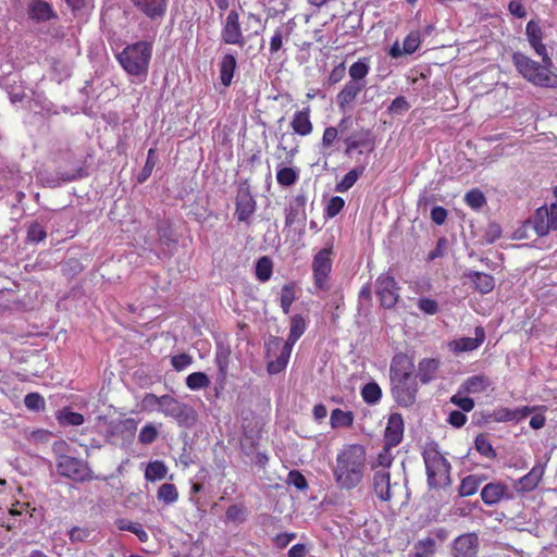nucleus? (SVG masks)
Here are the masks:
<instances>
[{
	"mask_svg": "<svg viewBox=\"0 0 557 557\" xmlns=\"http://www.w3.org/2000/svg\"><path fill=\"white\" fill-rule=\"evenodd\" d=\"M525 34L531 47L536 54L542 58L539 63L521 52H513L512 63L519 74L534 86L543 88H557V74L552 71L553 60L547 53L546 46L543 44V32L541 26L530 21L525 27Z\"/></svg>",
	"mask_w": 557,
	"mask_h": 557,
	"instance_id": "obj_1",
	"label": "nucleus"
},
{
	"mask_svg": "<svg viewBox=\"0 0 557 557\" xmlns=\"http://www.w3.org/2000/svg\"><path fill=\"white\" fill-rule=\"evenodd\" d=\"M366 468V447L361 444H348L337 453L332 473L341 488L352 490L362 482Z\"/></svg>",
	"mask_w": 557,
	"mask_h": 557,
	"instance_id": "obj_2",
	"label": "nucleus"
},
{
	"mask_svg": "<svg viewBox=\"0 0 557 557\" xmlns=\"http://www.w3.org/2000/svg\"><path fill=\"white\" fill-rule=\"evenodd\" d=\"M389 380L395 403L404 408L411 407L419 391L412 359L406 354L395 355L391 362Z\"/></svg>",
	"mask_w": 557,
	"mask_h": 557,
	"instance_id": "obj_3",
	"label": "nucleus"
},
{
	"mask_svg": "<svg viewBox=\"0 0 557 557\" xmlns=\"http://www.w3.org/2000/svg\"><path fill=\"white\" fill-rule=\"evenodd\" d=\"M426 481L431 488H445L451 484V466L438 448V444L430 442L422 451Z\"/></svg>",
	"mask_w": 557,
	"mask_h": 557,
	"instance_id": "obj_4",
	"label": "nucleus"
},
{
	"mask_svg": "<svg viewBox=\"0 0 557 557\" xmlns=\"http://www.w3.org/2000/svg\"><path fill=\"white\" fill-rule=\"evenodd\" d=\"M152 55V45L147 41H137L127 45L116 59L122 69L131 76H147Z\"/></svg>",
	"mask_w": 557,
	"mask_h": 557,
	"instance_id": "obj_5",
	"label": "nucleus"
},
{
	"mask_svg": "<svg viewBox=\"0 0 557 557\" xmlns=\"http://www.w3.org/2000/svg\"><path fill=\"white\" fill-rule=\"evenodd\" d=\"M333 267L332 245L319 250L312 258L311 270L313 286L317 290H329Z\"/></svg>",
	"mask_w": 557,
	"mask_h": 557,
	"instance_id": "obj_6",
	"label": "nucleus"
},
{
	"mask_svg": "<svg viewBox=\"0 0 557 557\" xmlns=\"http://www.w3.org/2000/svg\"><path fill=\"white\" fill-rule=\"evenodd\" d=\"M55 466L60 475L76 482H85L92 479V472L88 465L78 458L61 455L58 457Z\"/></svg>",
	"mask_w": 557,
	"mask_h": 557,
	"instance_id": "obj_7",
	"label": "nucleus"
},
{
	"mask_svg": "<svg viewBox=\"0 0 557 557\" xmlns=\"http://www.w3.org/2000/svg\"><path fill=\"white\" fill-rule=\"evenodd\" d=\"M375 293L380 305L385 309H392L399 300V287L395 277L389 273H382L375 282Z\"/></svg>",
	"mask_w": 557,
	"mask_h": 557,
	"instance_id": "obj_8",
	"label": "nucleus"
},
{
	"mask_svg": "<svg viewBox=\"0 0 557 557\" xmlns=\"http://www.w3.org/2000/svg\"><path fill=\"white\" fill-rule=\"evenodd\" d=\"M221 40L225 45L244 47L246 44L242 29L239 13L237 10H231L222 22Z\"/></svg>",
	"mask_w": 557,
	"mask_h": 557,
	"instance_id": "obj_9",
	"label": "nucleus"
},
{
	"mask_svg": "<svg viewBox=\"0 0 557 557\" xmlns=\"http://www.w3.org/2000/svg\"><path fill=\"white\" fill-rule=\"evenodd\" d=\"M165 417L175 419L180 424H187L189 421L195 420L194 409L177 400L171 395H163V400L159 409Z\"/></svg>",
	"mask_w": 557,
	"mask_h": 557,
	"instance_id": "obj_10",
	"label": "nucleus"
},
{
	"mask_svg": "<svg viewBox=\"0 0 557 557\" xmlns=\"http://www.w3.org/2000/svg\"><path fill=\"white\" fill-rule=\"evenodd\" d=\"M257 210V202L249 187L240 186L235 198V216L238 222L249 224Z\"/></svg>",
	"mask_w": 557,
	"mask_h": 557,
	"instance_id": "obj_11",
	"label": "nucleus"
},
{
	"mask_svg": "<svg viewBox=\"0 0 557 557\" xmlns=\"http://www.w3.org/2000/svg\"><path fill=\"white\" fill-rule=\"evenodd\" d=\"M480 541L473 533H463L457 536L451 544V555L454 557H478Z\"/></svg>",
	"mask_w": 557,
	"mask_h": 557,
	"instance_id": "obj_12",
	"label": "nucleus"
},
{
	"mask_svg": "<svg viewBox=\"0 0 557 557\" xmlns=\"http://www.w3.org/2000/svg\"><path fill=\"white\" fill-rule=\"evenodd\" d=\"M344 144V153L351 156V153L358 149L360 153H362V149L372 151L374 148V138L369 129L361 128L345 137Z\"/></svg>",
	"mask_w": 557,
	"mask_h": 557,
	"instance_id": "obj_13",
	"label": "nucleus"
},
{
	"mask_svg": "<svg viewBox=\"0 0 557 557\" xmlns=\"http://www.w3.org/2000/svg\"><path fill=\"white\" fill-rule=\"evenodd\" d=\"M513 493L503 482L487 483L481 491V499L487 506H493L503 499H512Z\"/></svg>",
	"mask_w": 557,
	"mask_h": 557,
	"instance_id": "obj_14",
	"label": "nucleus"
},
{
	"mask_svg": "<svg viewBox=\"0 0 557 557\" xmlns=\"http://www.w3.org/2000/svg\"><path fill=\"white\" fill-rule=\"evenodd\" d=\"M372 490L380 502L387 503L392 499L391 472L387 469L373 471Z\"/></svg>",
	"mask_w": 557,
	"mask_h": 557,
	"instance_id": "obj_15",
	"label": "nucleus"
},
{
	"mask_svg": "<svg viewBox=\"0 0 557 557\" xmlns=\"http://www.w3.org/2000/svg\"><path fill=\"white\" fill-rule=\"evenodd\" d=\"M485 338V330L479 325L474 329V337H460L449 342L448 346L455 354L473 351L484 343Z\"/></svg>",
	"mask_w": 557,
	"mask_h": 557,
	"instance_id": "obj_16",
	"label": "nucleus"
},
{
	"mask_svg": "<svg viewBox=\"0 0 557 557\" xmlns=\"http://www.w3.org/2000/svg\"><path fill=\"white\" fill-rule=\"evenodd\" d=\"M150 21H160L166 13L168 0H129Z\"/></svg>",
	"mask_w": 557,
	"mask_h": 557,
	"instance_id": "obj_17",
	"label": "nucleus"
},
{
	"mask_svg": "<svg viewBox=\"0 0 557 557\" xmlns=\"http://www.w3.org/2000/svg\"><path fill=\"white\" fill-rule=\"evenodd\" d=\"M404 419L398 412L391 413L384 431V444L396 447L404 438Z\"/></svg>",
	"mask_w": 557,
	"mask_h": 557,
	"instance_id": "obj_18",
	"label": "nucleus"
},
{
	"mask_svg": "<svg viewBox=\"0 0 557 557\" xmlns=\"http://www.w3.org/2000/svg\"><path fill=\"white\" fill-rule=\"evenodd\" d=\"M306 205L307 197L305 194H298L289 202L285 209V226L292 227L296 223H301L306 220Z\"/></svg>",
	"mask_w": 557,
	"mask_h": 557,
	"instance_id": "obj_19",
	"label": "nucleus"
},
{
	"mask_svg": "<svg viewBox=\"0 0 557 557\" xmlns=\"http://www.w3.org/2000/svg\"><path fill=\"white\" fill-rule=\"evenodd\" d=\"M531 223L537 236L542 237L557 228V214L549 212L546 207H541L536 210Z\"/></svg>",
	"mask_w": 557,
	"mask_h": 557,
	"instance_id": "obj_20",
	"label": "nucleus"
},
{
	"mask_svg": "<svg viewBox=\"0 0 557 557\" xmlns=\"http://www.w3.org/2000/svg\"><path fill=\"white\" fill-rule=\"evenodd\" d=\"M544 475V467L535 465L525 475L513 482V488L518 494H525L534 491Z\"/></svg>",
	"mask_w": 557,
	"mask_h": 557,
	"instance_id": "obj_21",
	"label": "nucleus"
},
{
	"mask_svg": "<svg viewBox=\"0 0 557 557\" xmlns=\"http://www.w3.org/2000/svg\"><path fill=\"white\" fill-rule=\"evenodd\" d=\"M310 115L311 109L309 106L294 113L290 127L295 134L307 137L313 132V123L311 122Z\"/></svg>",
	"mask_w": 557,
	"mask_h": 557,
	"instance_id": "obj_22",
	"label": "nucleus"
},
{
	"mask_svg": "<svg viewBox=\"0 0 557 557\" xmlns=\"http://www.w3.org/2000/svg\"><path fill=\"white\" fill-rule=\"evenodd\" d=\"M27 13L28 17L37 23L58 18L52 5L44 0H32Z\"/></svg>",
	"mask_w": 557,
	"mask_h": 557,
	"instance_id": "obj_23",
	"label": "nucleus"
},
{
	"mask_svg": "<svg viewBox=\"0 0 557 557\" xmlns=\"http://www.w3.org/2000/svg\"><path fill=\"white\" fill-rule=\"evenodd\" d=\"M366 88V83L348 81L336 96V103L342 111L349 108L358 95Z\"/></svg>",
	"mask_w": 557,
	"mask_h": 557,
	"instance_id": "obj_24",
	"label": "nucleus"
},
{
	"mask_svg": "<svg viewBox=\"0 0 557 557\" xmlns=\"http://www.w3.org/2000/svg\"><path fill=\"white\" fill-rule=\"evenodd\" d=\"M533 408L528 406L518 407L516 409L509 408H497L493 411L492 418L496 422H509V421H521L533 412Z\"/></svg>",
	"mask_w": 557,
	"mask_h": 557,
	"instance_id": "obj_25",
	"label": "nucleus"
},
{
	"mask_svg": "<svg viewBox=\"0 0 557 557\" xmlns=\"http://www.w3.org/2000/svg\"><path fill=\"white\" fill-rule=\"evenodd\" d=\"M351 123V116H344L338 126H327L324 128L322 139H321V149L326 150L331 149L334 143L338 139L339 133L344 132V129Z\"/></svg>",
	"mask_w": 557,
	"mask_h": 557,
	"instance_id": "obj_26",
	"label": "nucleus"
},
{
	"mask_svg": "<svg viewBox=\"0 0 557 557\" xmlns=\"http://www.w3.org/2000/svg\"><path fill=\"white\" fill-rule=\"evenodd\" d=\"M465 276L473 283L474 288L481 294H488L495 287V278L491 274L479 271H469Z\"/></svg>",
	"mask_w": 557,
	"mask_h": 557,
	"instance_id": "obj_27",
	"label": "nucleus"
},
{
	"mask_svg": "<svg viewBox=\"0 0 557 557\" xmlns=\"http://www.w3.org/2000/svg\"><path fill=\"white\" fill-rule=\"evenodd\" d=\"M237 67V61L231 53H226L222 57L219 63L220 81L223 86L228 87L232 84L235 70Z\"/></svg>",
	"mask_w": 557,
	"mask_h": 557,
	"instance_id": "obj_28",
	"label": "nucleus"
},
{
	"mask_svg": "<svg viewBox=\"0 0 557 557\" xmlns=\"http://www.w3.org/2000/svg\"><path fill=\"white\" fill-rule=\"evenodd\" d=\"M492 382L485 374H476L468 377L462 387L468 394H480L487 391Z\"/></svg>",
	"mask_w": 557,
	"mask_h": 557,
	"instance_id": "obj_29",
	"label": "nucleus"
},
{
	"mask_svg": "<svg viewBox=\"0 0 557 557\" xmlns=\"http://www.w3.org/2000/svg\"><path fill=\"white\" fill-rule=\"evenodd\" d=\"M440 367V361L434 358H425L419 362L418 376L423 384H428L435 379Z\"/></svg>",
	"mask_w": 557,
	"mask_h": 557,
	"instance_id": "obj_30",
	"label": "nucleus"
},
{
	"mask_svg": "<svg viewBox=\"0 0 557 557\" xmlns=\"http://www.w3.org/2000/svg\"><path fill=\"white\" fill-rule=\"evenodd\" d=\"M293 348L289 345L283 344L280 355L275 360H271L267 364L269 374L274 375L284 371L288 364Z\"/></svg>",
	"mask_w": 557,
	"mask_h": 557,
	"instance_id": "obj_31",
	"label": "nucleus"
},
{
	"mask_svg": "<svg viewBox=\"0 0 557 557\" xmlns=\"http://www.w3.org/2000/svg\"><path fill=\"white\" fill-rule=\"evenodd\" d=\"M307 327L306 320L301 314H294L290 318L289 334L284 344L294 347L297 341L302 336Z\"/></svg>",
	"mask_w": 557,
	"mask_h": 557,
	"instance_id": "obj_32",
	"label": "nucleus"
},
{
	"mask_svg": "<svg viewBox=\"0 0 557 557\" xmlns=\"http://www.w3.org/2000/svg\"><path fill=\"white\" fill-rule=\"evenodd\" d=\"M485 480L484 475L470 474L461 480L458 488V494L461 497L474 495L482 482Z\"/></svg>",
	"mask_w": 557,
	"mask_h": 557,
	"instance_id": "obj_33",
	"label": "nucleus"
},
{
	"mask_svg": "<svg viewBox=\"0 0 557 557\" xmlns=\"http://www.w3.org/2000/svg\"><path fill=\"white\" fill-rule=\"evenodd\" d=\"M352 411H344L339 408L333 409L330 417V424L333 429L351 428L354 424Z\"/></svg>",
	"mask_w": 557,
	"mask_h": 557,
	"instance_id": "obj_34",
	"label": "nucleus"
},
{
	"mask_svg": "<svg viewBox=\"0 0 557 557\" xmlns=\"http://www.w3.org/2000/svg\"><path fill=\"white\" fill-rule=\"evenodd\" d=\"M370 72V65L367 58L360 59L352 63L348 70L351 82L366 83L364 78Z\"/></svg>",
	"mask_w": 557,
	"mask_h": 557,
	"instance_id": "obj_35",
	"label": "nucleus"
},
{
	"mask_svg": "<svg viewBox=\"0 0 557 557\" xmlns=\"http://www.w3.org/2000/svg\"><path fill=\"white\" fill-rule=\"evenodd\" d=\"M366 168L359 166L350 170L348 173H346L343 178L336 184L335 190L338 193H345L348 189H350L358 178L363 174Z\"/></svg>",
	"mask_w": 557,
	"mask_h": 557,
	"instance_id": "obj_36",
	"label": "nucleus"
},
{
	"mask_svg": "<svg viewBox=\"0 0 557 557\" xmlns=\"http://www.w3.org/2000/svg\"><path fill=\"white\" fill-rule=\"evenodd\" d=\"M168 467L161 460H154L148 463L145 471V478L147 481L154 482L166 478Z\"/></svg>",
	"mask_w": 557,
	"mask_h": 557,
	"instance_id": "obj_37",
	"label": "nucleus"
},
{
	"mask_svg": "<svg viewBox=\"0 0 557 557\" xmlns=\"http://www.w3.org/2000/svg\"><path fill=\"white\" fill-rule=\"evenodd\" d=\"M273 273V262L270 257L263 256L257 260L256 263V277L260 282H267L271 278Z\"/></svg>",
	"mask_w": 557,
	"mask_h": 557,
	"instance_id": "obj_38",
	"label": "nucleus"
},
{
	"mask_svg": "<svg viewBox=\"0 0 557 557\" xmlns=\"http://www.w3.org/2000/svg\"><path fill=\"white\" fill-rule=\"evenodd\" d=\"M157 498L165 505L174 504L178 499V491L173 483H163L158 488Z\"/></svg>",
	"mask_w": 557,
	"mask_h": 557,
	"instance_id": "obj_39",
	"label": "nucleus"
},
{
	"mask_svg": "<svg viewBox=\"0 0 557 557\" xmlns=\"http://www.w3.org/2000/svg\"><path fill=\"white\" fill-rule=\"evenodd\" d=\"M361 397L364 403L374 405L382 398V389L375 382H369L361 388Z\"/></svg>",
	"mask_w": 557,
	"mask_h": 557,
	"instance_id": "obj_40",
	"label": "nucleus"
},
{
	"mask_svg": "<svg viewBox=\"0 0 557 557\" xmlns=\"http://www.w3.org/2000/svg\"><path fill=\"white\" fill-rule=\"evenodd\" d=\"M295 299H296L295 284L294 283L285 284L282 287L281 297H280L281 308L285 314L289 313L290 307H292L293 302L295 301Z\"/></svg>",
	"mask_w": 557,
	"mask_h": 557,
	"instance_id": "obj_41",
	"label": "nucleus"
},
{
	"mask_svg": "<svg viewBox=\"0 0 557 557\" xmlns=\"http://www.w3.org/2000/svg\"><path fill=\"white\" fill-rule=\"evenodd\" d=\"M289 37V32L285 30L283 27H277L273 35L270 38V55L275 57L276 53L283 48L284 40H287Z\"/></svg>",
	"mask_w": 557,
	"mask_h": 557,
	"instance_id": "obj_42",
	"label": "nucleus"
},
{
	"mask_svg": "<svg viewBox=\"0 0 557 557\" xmlns=\"http://www.w3.org/2000/svg\"><path fill=\"white\" fill-rule=\"evenodd\" d=\"M416 557H432L436 552V541L433 537L419 540L416 545Z\"/></svg>",
	"mask_w": 557,
	"mask_h": 557,
	"instance_id": "obj_43",
	"label": "nucleus"
},
{
	"mask_svg": "<svg viewBox=\"0 0 557 557\" xmlns=\"http://www.w3.org/2000/svg\"><path fill=\"white\" fill-rule=\"evenodd\" d=\"M299 178L298 172L289 166H284L277 170L276 181L278 185L288 187L294 185Z\"/></svg>",
	"mask_w": 557,
	"mask_h": 557,
	"instance_id": "obj_44",
	"label": "nucleus"
},
{
	"mask_svg": "<svg viewBox=\"0 0 557 557\" xmlns=\"http://www.w3.org/2000/svg\"><path fill=\"white\" fill-rule=\"evenodd\" d=\"M475 449L485 458L495 459L497 454L485 434H479L474 440Z\"/></svg>",
	"mask_w": 557,
	"mask_h": 557,
	"instance_id": "obj_45",
	"label": "nucleus"
},
{
	"mask_svg": "<svg viewBox=\"0 0 557 557\" xmlns=\"http://www.w3.org/2000/svg\"><path fill=\"white\" fill-rule=\"evenodd\" d=\"M210 380L205 372H193L186 377V386L191 391L209 387Z\"/></svg>",
	"mask_w": 557,
	"mask_h": 557,
	"instance_id": "obj_46",
	"label": "nucleus"
},
{
	"mask_svg": "<svg viewBox=\"0 0 557 557\" xmlns=\"http://www.w3.org/2000/svg\"><path fill=\"white\" fill-rule=\"evenodd\" d=\"M394 446H388L386 444L383 445L382 450L377 454L375 461L372 463L373 471L376 470V467L381 469H389L394 461V456L392 454V448Z\"/></svg>",
	"mask_w": 557,
	"mask_h": 557,
	"instance_id": "obj_47",
	"label": "nucleus"
},
{
	"mask_svg": "<svg viewBox=\"0 0 557 557\" xmlns=\"http://www.w3.org/2000/svg\"><path fill=\"white\" fill-rule=\"evenodd\" d=\"M94 534V530L88 527H73L67 535L72 544L88 542Z\"/></svg>",
	"mask_w": 557,
	"mask_h": 557,
	"instance_id": "obj_48",
	"label": "nucleus"
},
{
	"mask_svg": "<svg viewBox=\"0 0 557 557\" xmlns=\"http://www.w3.org/2000/svg\"><path fill=\"white\" fill-rule=\"evenodd\" d=\"M47 237V232L44 225L34 221L27 227L26 239L28 243L38 244Z\"/></svg>",
	"mask_w": 557,
	"mask_h": 557,
	"instance_id": "obj_49",
	"label": "nucleus"
},
{
	"mask_svg": "<svg viewBox=\"0 0 557 557\" xmlns=\"http://www.w3.org/2000/svg\"><path fill=\"white\" fill-rule=\"evenodd\" d=\"M58 420H59L60 424H62V425L78 426L84 423L85 418L82 413L74 412L66 408L59 413Z\"/></svg>",
	"mask_w": 557,
	"mask_h": 557,
	"instance_id": "obj_50",
	"label": "nucleus"
},
{
	"mask_svg": "<svg viewBox=\"0 0 557 557\" xmlns=\"http://www.w3.org/2000/svg\"><path fill=\"white\" fill-rule=\"evenodd\" d=\"M465 202L470 208L479 210L486 203V199L484 194L480 189L473 188L466 194Z\"/></svg>",
	"mask_w": 557,
	"mask_h": 557,
	"instance_id": "obj_51",
	"label": "nucleus"
},
{
	"mask_svg": "<svg viewBox=\"0 0 557 557\" xmlns=\"http://www.w3.org/2000/svg\"><path fill=\"white\" fill-rule=\"evenodd\" d=\"M156 163H157L156 150L153 148H150L147 153V159H146L145 165L137 178V181L139 183H144L151 175V173L156 166Z\"/></svg>",
	"mask_w": 557,
	"mask_h": 557,
	"instance_id": "obj_52",
	"label": "nucleus"
},
{
	"mask_svg": "<svg viewBox=\"0 0 557 557\" xmlns=\"http://www.w3.org/2000/svg\"><path fill=\"white\" fill-rule=\"evenodd\" d=\"M345 207V200L339 196H333L324 208V215L329 219L335 218Z\"/></svg>",
	"mask_w": 557,
	"mask_h": 557,
	"instance_id": "obj_53",
	"label": "nucleus"
},
{
	"mask_svg": "<svg viewBox=\"0 0 557 557\" xmlns=\"http://www.w3.org/2000/svg\"><path fill=\"white\" fill-rule=\"evenodd\" d=\"M214 362L216 364L219 376L221 381H225L228 372L230 364V352L228 351H218L215 355Z\"/></svg>",
	"mask_w": 557,
	"mask_h": 557,
	"instance_id": "obj_54",
	"label": "nucleus"
},
{
	"mask_svg": "<svg viewBox=\"0 0 557 557\" xmlns=\"http://www.w3.org/2000/svg\"><path fill=\"white\" fill-rule=\"evenodd\" d=\"M24 404L32 411L45 409V399L39 393H28L24 398Z\"/></svg>",
	"mask_w": 557,
	"mask_h": 557,
	"instance_id": "obj_55",
	"label": "nucleus"
},
{
	"mask_svg": "<svg viewBox=\"0 0 557 557\" xmlns=\"http://www.w3.org/2000/svg\"><path fill=\"white\" fill-rule=\"evenodd\" d=\"M421 44L419 32L409 33L404 39V51L406 54H412L416 52Z\"/></svg>",
	"mask_w": 557,
	"mask_h": 557,
	"instance_id": "obj_56",
	"label": "nucleus"
},
{
	"mask_svg": "<svg viewBox=\"0 0 557 557\" xmlns=\"http://www.w3.org/2000/svg\"><path fill=\"white\" fill-rule=\"evenodd\" d=\"M287 483L299 491H306L308 488V482L305 475L298 470H292L288 472Z\"/></svg>",
	"mask_w": 557,
	"mask_h": 557,
	"instance_id": "obj_57",
	"label": "nucleus"
},
{
	"mask_svg": "<svg viewBox=\"0 0 557 557\" xmlns=\"http://www.w3.org/2000/svg\"><path fill=\"white\" fill-rule=\"evenodd\" d=\"M158 437V431L152 424H146L141 428L138 441L141 444L148 445L153 443Z\"/></svg>",
	"mask_w": 557,
	"mask_h": 557,
	"instance_id": "obj_58",
	"label": "nucleus"
},
{
	"mask_svg": "<svg viewBox=\"0 0 557 557\" xmlns=\"http://www.w3.org/2000/svg\"><path fill=\"white\" fill-rule=\"evenodd\" d=\"M193 363V357L188 354H178L171 358V364L176 371H183Z\"/></svg>",
	"mask_w": 557,
	"mask_h": 557,
	"instance_id": "obj_59",
	"label": "nucleus"
},
{
	"mask_svg": "<svg viewBox=\"0 0 557 557\" xmlns=\"http://www.w3.org/2000/svg\"><path fill=\"white\" fill-rule=\"evenodd\" d=\"M226 520L233 522H243L245 519V508L242 505H231L225 512Z\"/></svg>",
	"mask_w": 557,
	"mask_h": 557,
	"instance_id": "obj_60",
	"label": "nucleus"
},
{
	"mask_svg": "<svg viewBox=\"0 0 557 557\" xmlns=\"http://www.w3.org/2000/svg\"><path fill=\"white\" fill-rule=\"evenodd\" d=\"M417 306L422 312L430 314V315H433V314L437 313V311H438L437 301L434 299L428 298V297L420 298L418 300Z\"/></svg>",
	"mask_w": 557,
	"mask_h": 557,
	"instance_id": "obj_61",
	"label": "nucleus"
},
{
	"mask_svg": "<svg viewBox=\"0 0 557 557\" xmlns=\"http://www.w3.org/2000/svg\"><path fill=\"white\" fill-rule=\"evenodd\" d=\"M450 401L465 412H469L474 408V400L470 397L454 395Z\"/></svg>",
	"mask_w": 557,
	"mask_h": 557,
	"instance_id": "obj_62",
	"label": "nucleus"
},
{
	"mask_svg": "<svg viewBox=\"0 0 557 557\" xmlns=\"http://www.w3.org/2000/svg\"><path fill=\"white\" fill-rule=\"evenodd\" d=\"M345 75H346V66H345V63L342 62L332 69V71L329 75V83L331 85H335V84L339 83L341 81H343Z\"/></svg>",
	"mask_w": 557,
	"mask_h": 557,
	"instance_id": "obj_63",
	"label": "nucleus"
},
{
	"mask_svg": "<svg viewBox=\"0 0 557 557\" xmlns=\"http://www.w3.org/2000/svg\"><path fill=\"white\" fill-rule=\"evenodd\" d=\"M162 400H163V395L157 396L156 394L147 393L143 398V404L146 408L159 411Z\"/></svg>",
	"mask_w": 557,
	"mask_h": 557,
	"instance_id": "obj_64",
	"label": "nucleus"
}]
</instances>
